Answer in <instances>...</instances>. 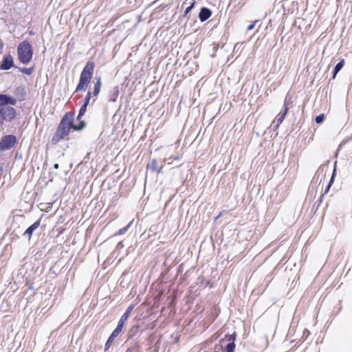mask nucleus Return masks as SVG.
Segmentation results:
<instances>
[{
	"label": "nucleus",
	"instance_id": "obj_16",
	"mask_svg": "<svg viewBox=\"0 0 352 352\" xmlns=\"http://www.w3.org/2000/svg\"><path fill=\"white\" fill-rule=\"evenodd\" d=\"M288 109H289L288 103L287 102V100H285L284 102L283 110L281 111V112L280 113L279 117L277 118V121H276L277 124L276 125V127H278L284 120L285 116L287 115V113L288 112Z\"/></svg>",
	"mask_w": 352,
	"mask_h": 352
},
{
	"label": "nucleus",
	"instance_id": "obj_26",
	"mask_svg": "<svg viewBox=\"0 0 352 352\" xmlns=\"http://www.w3.org/2000/svg\"><path fill=\"white\" fill-rule=\"evenodd\" d=\"M195 1L192 2L189 6H188L184 10L183 16L186 17L187 14L190 12V11L194 8Z\"/></svg>",
	"mask_w": 352,
	"mask_h": 352
},
{
	"label": "nucleus",
	"instance_id": "obj_30",
	"mask_svg": "<svg viewBox=\"0 0 352 352\" xmlns=\"http://www.w3.org/2000/svg\"><path fill=\"white\" fill-rule=\"evenodd\" d=\"M21 98L20 100H23L25 99V96L26 95V93L24 91V88H23V87L21 88Z\"/></svg>",
	"mask_w": 352,
	"mask_h": 352
},
{
	"label": "nucleus",
	"instance_id": "obj_24",
	"mask_svg": "<svg viewBox=\"0 0 352 352\" xmlns=\"http://www.w3.org/2000/svg\"><path fill=\"white\" fill-rule=\"evenodd\" d=\"M344 65V59L342 58L334 67L336 71L340 72Z\"/></svg>",
	"mask_w": 352,
	"mask_h": 352
},
{
	"label": "nucleus",
	"instance_id": "obj_19",
	"mask_svg": "<svg viewBox=\"0 0 352 352\" xmlns=\"http://www.w3.org/2000/svg\"><path fill=\"white\" fill-rule=\"evenodd\" d=\"M133 222V220L131 221L126 226H125L124 227L120 228L112 236H117V235H122V234H125L128 231L129 228L131 226Z\"/></svg>",
	"mask_w": 352,
	"mask_h": 352
},
{
	"label": "nucleus",
	"instance_id": "obj_4",
	"mask_svg": "<svg viewBox=\"0 0 352 352\" xmlns=\"http://www.w3.org/2000/svg\"><path fill=\"white\" fill-rule=\"evenodd\" d=\"M146 331L142 322H137L133 324L128 330L126 342L133 343L135 344H140L142 340V336Z\"/></svg>",
	"mask_w": 352,
	"mask_h": 352
},
{
	"label": "nucleus",
	"instance_id": "obj_21",
	"mask_svg": "<svg viewBox=\"0 0 352 352\" xmlns=\"http://www.w3.org/2000/svg\"><path fill=\"white\" fill-rule=\"evenodd\" d=\"M130 346L128 348L126 352H141L139 344L135 345L133 343H130Z\"/></svg>",
	"mask_w": 352,
	"mask_h": 352
},
{
	"label": "nucleus",
	"instance_id": "obj_28",
	"mask_svg": "<svg viewBox=\"0 0 352 352\" xmlns=\"http://www.w3.org/2000/svg\"><path fill=\"white\" fill-rule=\"evenodd\" d=\"M351 141H352V135L350 137H349L348 138H346L341 142V143L340 144V145L338 146V149H340L345 144L350 142Z\"/></svg>",
	"mask_w": 352,
	"mask_h": 352
},
{
	"label": "nucleus",
	"instance_id": "obj_14",
	"mask_svg": "<svg viewBox=\"0 0 352 352\" xmlns=\"http://www.w3.org/2000/svg\"><path fill=\"white\" fill-rule=\"evenodd\" d=\"M120 93L119 86L116 85L112 87L108 94V101L115 102L117 101Z\"/></svg>",
	"mask_w": 352,
	"mask_h": 352
},
{
	"label": "nucleus",
	"instance_id": "obj_32",
	"mask_svg": "<svg viewBox=\"0 0 352 352\" xmlns=\"http://www.w3.org/2000/svg\"><path fill=\"white\" fill-rule=\"evenodd\" d=\"M338 72H339L336 71V69H333V75H332V79H335L336 78V75L338 74Z\"/></svg>",
	"mask_w": 352,
	"mask_h": 352
},
{
	"label": "nucleus",
	"instance_id": "obj_1",
	"mask_svg": "<svg viewBox=\"0 0 352 352\" xmlns=\"http://www.w3.org/2000/svg\"><path fill=\"white\" fill-rule=\"evenodd\" d=\"M74 120V115L72 113L66 112L64 114L52 138L51 142L52 144H56L69 134Z\"/></svg>",
	"mask_w": 352,
	"mask_h": 352
},
{
	"label": "nucleus",
	"instance_id": "obj_27",
	"mask_svg": "<svg viewBox=\"0 0 352 352\" xmlns=\"http://www.w3.org/2000/svg\"><path fill=\"white\" fill-rule=\"evenodd\" d=\"M87 105H85V104H82V106L80 107V109L78 111V113H80V116H84V114L85 113V112L87 111Z\"/></svg>",
	"mask_w": 352,
	"mask_h": 352
},
{
	"label": "nucleus",
	"instance_id": "obj_15",
	"mask_svg": "<svg viewBox=\"0 0 352 352\" xmlns=\"http://www.w3.org/2000/svg\"><path fill=\"white\" fill-rule=\"evenodd\" d=\"M134 308V305H129L126 309L125 310L124 313L122 315L121 318H120L118 323H119L122 326H124L125 322L128 320L130 314L131 313L132 310Z\"/></svg>",
	"mask_w": 352,
	"mask_h": 352
},
{
	"label": "nucleus",
	"instance_id": "obj_11",
	"mask_svg": "<svg viewBox=\"0 0 352 352\" xmlns=\"http://www.w3.org/2000/svg\"><path fill=\"white\" fill-rule=\"evenodd\" d=\"M212 10L207 7H201L198 14V18L201 22L208 20L212 15Z\"/></svg>",
	"mask_w": 352,
	"mask_h": 352
},
{
	"label": "nucleus",
	"instance_id": "obj_13",
	"mask_svg": "<svg viewBox=\"0 0 352 352\" xmlns=\"http://www.w3.org/2000/svg\"><path fill=\"white\" fill-rule=\"evenodd\" d=\"M96 81H94V90L91 92V94L93 95V97H97L98 94H100L101 86H102V80H101V76H96L95 77Z\"/></svg>",
	"mask_w": 352,
	"mask_h": 352
},
{
	"label": "nucleus",
	"instance_id": "obj_9",
	"mask_svg": "<svg viewBox=\"0 0 352 352\" xmlns=\"http://www.w3.org/2000/svg\"><path fill=\"white\" fill-rule=\"evenodd\" d=\"M12 67H15L14 64L13 57L10 54H7L4 56L0 64V69L8 70L11 69Z\"/></svg>",
	"mask_w": 352,
	"mask_h": 352
},
{
	"label": "nucleus",
	"instance_id": "obj_20",
	"mask_svg": "<svg viewBox=\"0 0 352 352\" xmlns=\"http://www.w3.org/2000/svg\"><path fill=\"white\" fill-rule=\"evenodd\" d=\"M86 126V122L85 121H80L78 124H74V120H73V126L72 129L76 131H80L82 130Z\"/></svg>",
	"mask_w": 352,
	"mask_h": 352
},
{
	"label": "nucleus",
	"instance_id": "obj_35",
	"mask_svg": "<svg viewBox=\"0 0 352 352\" xmlns=\"http://www.w3.org/2000/svg\"><path fill=\"white\" fill-rule=\"evenodd\" d=\"M3 173V168L2 166H0V177L1 176Z\"/></svg>",
	"mask_w": 352,
	"mask_h": 352
},
{
	"label": "nucleus",
	"instance_id": "obj_36",
	"mask_svg": "<svg viewBox=\"0 0 352 352\" xmlns=\"http://www.w3.org/2000/svg\"><path fill=\"white\" fill-rule=\"evenodd\" d=\"M171 158H173V160H178L181 158L180 156H175V157H172Z\"/></svg>",
	"mask_w": 352,
	"mask_h": 352
},
{
	"label": "nucleus",
	"instance_id": "obj_25",
	"mask_svg": "<svg viewBox=\"0 0 352 352\" xmlns=\"http://www.w3.org/2000/svg\"><path fill=\"white\" fill-rule=\"evenodd\" d=\"M324 120V113L319 114L315 118V121L317 124H321L322 122H323Z\"/></svg>",
	"mask_w": 352,
	"mask_h": 352
},
{
	"label": "nucleus",
	"instance_id": "obj_6",
	"mask_svg": "<svg viewBox=\"0 0 352 352\" xmlns=\"http://www.w3.org/2000/svg\"><path fill=\"white\" fill-rule=\"evenodd\" d=\"M16 116V110L12 107H0V116L3 120L12 121Z\"/></svg>",
	"mask_w": 352,
	"mask_h": 352
},
{
	"label": "nucleus",
	"instance_id": "obj_5",
	"mask_svg": "<svg viewBox=\"0 0 352 352\" xmlns=\"http://www.w3.org/2000/svg\"><path fill=\"white\" fill-rule=\"evenodd\" d=\"M17 139L14 135H6L0 140V152L11 149L16 143Z\"/></svg>",
	"mask_w": 352,
	"mask_h": 352
},
{
	"label": "nucleus",
	"instance_id": "obj_22",
	"mask_svg": "<svg viewBox=\"0 0 352 352\" xmlns=\"http://www.w3.org/2000/svg\"><path fill=\"white\" fill-rule=\"evenodd\" d=\"M19 70L23 74H25L26 75L30 76V75H31L33 73L34 67H22V68H19Z\"/></svg>",
	"mask_w": 352,
	"mask_h": 352
},
{
	"label": "nucleus",
	"instance_id": "obj_8",
	"mask_svg": "<svg viewBox=\"0 0 352 352\" xmlns=\"http://www.w3.org/2000/svg\"><path fill=\"white\" fill-rule=\"evenodd\" d=\"M236 337V332L232 333V334H227L226 336V339L228 342V343L225 346L224 351L225 352H234L235 350V340Z\"/></svg>",
	"mask_w": 352,
	"mask_h": 352
},
{
	"label": "nucleus",
	"instance_id": "obj_34",
	"mask_svg": "<svg viewBox=\"0 0 352 352\" xmlns=\"http://www.w3.org/2000/svg\"><path fill=\"white\" fill-rule=\"evenodd\" d=\"M58 168H59V164H57V163H55V164H54V168H55V169H58Z\"/></svg>",
	"mask_w": 352,
	"mask_h": 352
},
{
	"label": "nucleus",
	"instance_id": "obj_7",
	"mask_svg": "<svg viewBox=\"0 0 352 352\" xmlns=\"http://www.w3.org/2000/svg\"><path fill=\"white\" fill-rule=\"evenodd\" d=\"M123 326L120 325L119 323H118L115 329L112 331L109 337L108 338L105 345H104V351H107L109 348L111 346L112 342L116 339V337L119 335V333L122 331L123 329Z\"/></svg>",
	"mask_w": 352,
	"mask_h": 352
},
{
	"label": "nucleus",
	"instance_id": "obj_23",
	"mask_svg": "<svg viewBox=\"0 0 352 352\" xmlns=\"http://www.w3.org/2000/svg\"><path fill=\"white\" fill-rule=\"evenodd\" d=\"M91 97H93V95L91 94V91H88L85 96V98L84 99L83 104H85V105L88 106L91 101Z\"/></svg>",
	"mask_w": 352,
	"mask_h": 352
},
{
	"label": "nucleus",
	"instance_id": "obj_12",
	"mask_svg": "<svg viewBox=\"0 0 352 352\" xmlns=\"http://www.w3.org/2000/svg\"><path fill=\"white\" fill-rule=\"evenodd\" d=\"M41 223V219L36 221L33 224L29 226L23 232V236H28L29 240L31 239L34 231L37 229Z\"/></svg>",
	"mask_w": 352,
	"mask_h": 352
},
{
	"label": "nucleus",
	"instance_id": "obj_3",
	"mask_svg": "<svg viewBox=\"0 0 352 352\" xmlns=\"http://www.w3.org/2000/svg\"><path fill=\"white\" fill-rule=\"evenodd\" d=\"M17 56L19 60L24 65L30 62L33 56V48L29 41H23L18 45Z\"/></svg>",
	"mask_w": 352,
	"mask_h": 352
},
{
	"label": "nucleus",
	"instance_id": "obj_38",
	"mask_svg": "<svg viewBox=\"0 0 352 352\" xmlns=\"http://www.w3.org/2000/svg\"><path fill=\"white\" fill-rule=\"evenodd\" d=\"M96 98H95V99H93V100H92V103H94V102L96 101Z\"/></svg>",
	"mask_w": 352,
	"mask_h": 352
},
{
	"label": "nucleus",
	"instance_id": "obj_33",
	"mask_svg": "<svg viewBox=\"0 0 352 352\" xmlns=\"http://www.w3.org/2000/svg\"><path fill=\"white\" fill-rule=\"evenodd\" d=\"M162 169H163V165H162L160 167L158 166L157 170H156L155 172H157V173H162Z\"/></svg>",
	"mask_w": 352,
	"mask_h": 352
},
{
	"label": "nucleus",
	"instance_id": "obj_37",
	"mask_svg": "<svg viewBox=\"0 0 352 352\" xmlns=\"http://www.w3.org/2000/svg\"><path fill=\"white\" fill-rule=\"evenodd\" d=\"M82 117V116H80V113H78V116H77V120H78L79 122H80V121H82V120H80Z\"/></svg>",
	"mask_w": 352,
	"mask_h": 352
},
{
	"label": "nucleus",
	"instance_id": "obj_17",
	"mask_svg": "<svg viewBox=\"0 0 352 352\" xmlns=\"http://www.w3.org/2000/svg\"><path fill=\"white\" fill-rule=\"evenodd\" d=\"M336 175V169H333V173H332V175H331V177L329 182V184L323 193L322 195L320 196L319 200H318V205H317V208L319 207L320 204L322 203V197L324 196V194L327 193L328 191L329 190V188H331L332 184L334 182V179H335V177Z\"/></svg>",
	"mask_w": 352,
	"mask_h": 352
},
{
	"label": "nucleus",
	"instance_id": "obj_2",
	"mask_svg": "<svg viewBox=\"0 0 352 352\" xmlns=\"http://www.w3.org/2000/svg\"><path fill=\"white\" fill-rule=\"evenodd\" d=\"M95 63L92 61H88L83 67L80 75L79 82L76 87L74 93L79 91H85L92 78Z\"/></svg>",
	"mask_w": 352,
	"mask_h": 352
},
{
	"label": "nucleus",
	"instance_id": "obj_10",
	"mask_svg": "<svg viewBox=\"0 0 352 352\" xmlns=\"http://www.w3.org/2000/svg\"><path fill=\"white\" fill-rule=\"evenodd\" d=\"M16 100L12 96L6 94H0V107H6V105H15Z\"/></svg>",
	"mask_w": 352,
	"mask_h": 352
},
{
	"label": "nucleus",
	"instance_id": "obj_29",
	"mask_svg": "<svg viewBox=\"0 0 352 352\" xmlns=\"http://www.w3.org/2000/svg\"><path fill=\"white\" fill-rule=\"evenodd\" d=\"M256 22H257V21H254V22L252 23L251 24H250V25L248 26V28H247V30H248V31H250V30H253V29H254V26H255V25H256Z\"/></svg>",
	"mask_w": 352,
	"mask_h": 352
},
{
	"label": "nucleus",
	"instance_id": "obj_31",
	"mask_svg": "<svg viewBox=\"0 0 352 352\" xmlns=\"http://www.w3.org/2000/svg\"><path fill=\"white\" fill-rule=\"evenodd\" d=\"M124 247L123 241H120L117 245V248H122Z\"/></svg>",
	"mask_w": 352,
	"mask_h": 352
},
{
	"label": "nucleus",
	"instance_id": "obj_18",
	"mask_svg": "<svg viewBox=\"0 0 352 352\" xmlns=\"http://www.w3.org/2000/svg\"><path fill=\"white\" fill-rule=\"evenodd\" d=\"M157 168V162L155 158H153L146 165V168L151 170L153 173L155 172Z\"/></svg>",
	"mask_w": 352,
	"mask_h": 352
}]
</instances>
